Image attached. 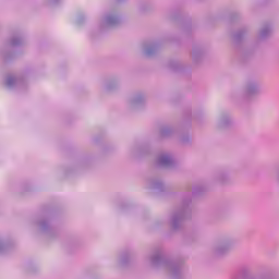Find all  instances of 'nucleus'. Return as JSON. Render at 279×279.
I'll list each match as a JSON object with an SVG mask.
<instances>
[{
    "label": "nucleus",
    "mask_w": 279,
    "mask_h": 279,
    "mask_svg": "<svg viewBox=\"0 0 279 279\" xmlns=\"http://www.w3.org/2000/svg\"><path fill=\"white\" fill-rule=\"evenodd\" d=\"M121 23V17H119L114 13H109L107 14L102 21H101V27L107 28V27H117Z\"/></svg>",
    "instance_id": "obj_1"
},
{
    "label": "nucleus",
    "mask_w": 279,
    "mask_h": 279,
    "mask_svg": "<svg viewBox=\"0 0 279 279\" xmlns=\"http://www.w3.org/2000/svg\"><path fill=\"white\" fill-rule=\"evenodd\" d=\"M4 84L7 88H14V86H17V88H23L25 86V81L16 78L13 75H8Z\"/></svg>",
    "instance_id": "obj_2"
},
{
    "label": "nucleus",
    "mask_w": 279,
    "mask_h": 279,
    "mask_svg": "<svg viewBox=\"0 0 279 279\" xmlns=\"http://www.w3.org/2000/svg\"><path fill=\"white\" fill-rule=\"evenodd\" d=\"M246 93L247 95H257V93H260V85L258 83H250L246 86Z\"/></svg>",
    "instance_id": "obj_3"
},
{
    "label": "nucleus",
    "mask_w": 279,
    "mask_h": 279,
    "mask_svg": "<svg viewBox=\"0 0 279 279\" xmlns=\"http://www.w3.org/2000/svg\"><path fill=\"white\" fill-rule=\"evenodd\" d=\"M271 34V26L266 25L259 32V38H267Z\"/></svg>",
    "instance_id": "obj_4"
},
{
    "label": "nucleus",
    "mask_w": 279,
    "mask_h": 279,
    "mask_svg": "<svg viewBox=\"0 0 279 279\" xmlns=\"http://www.w3.org/2000/svg\"><path fill=\"white\" fill-rule=\"evenodd\" d=\"M158 47L156 45L145 46L144 53L145 56H154Z\"/></svg>",
    "instance_id": "obj_5"
},
{
    "label": "nucleus",
    "mask_w": 279,
    "mask_h": 279,
    "mask_svg": "<svg viewBox=\"0 0 279 279\" xmlns=\"http://www.w3.org/2000/svg\"><path fill=\"white\" fill-rule=\"evenodd\" d=\"M23 45V39L21 37H13L11 39V47H19Z\"/></svg>",
    "instance_id": "obj_6"
},
{
    "label": "nucleus",
    "mask_w": 279,
    "mask_h": 279,
    "mask_svg": "<svg viewBox=\"0 0 279 279\" xmlns=\"http://www.w3.org/2000/svg\"><path fill=\"white\" fill-rule=\"evenodd\" d=\"M136 101H138L140 104H143L145 101V97L143 96H137L136 98Z\"/></svg>",
    "instance_id": "obj_7"
},
{
    "label": "nucleus",
    "mask_w": 279,
    "mask_h": 279,
    "mask_svg": "<svg viewBox=\"0 0 279 279\" xmlns=\"http://www.w3.org/2000/svg\"><path fill=\"white\" fill-rule=\"evenodd\" d=\"M107 88L110 90V88H112V86H110V85H107Z\"/></svg>",
    "instance_id": "obj_8"
}]
</instances>
